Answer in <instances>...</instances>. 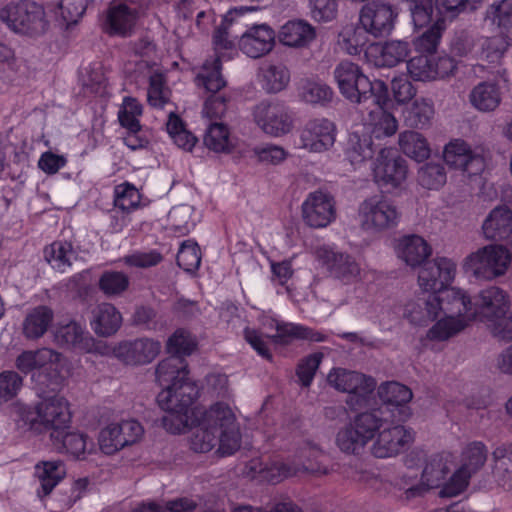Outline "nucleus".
<instances>
[{
    "instance_id": "1",
    "label": "nucleus",
    "mask_w": 512,
    "mask_h": 512,
    "mask_svg": "<svg viewBox=\"0 0 512 512\" xmlns=\"http://www.w3.org/2000/svg\"><path fill=\"white\" fill-rule=\"evenodd\" d=\"M188 374L187 362L178 356L163 359L155 368L156 381L163 388L157 402L166 412L162 425L173 434H178L193 421L190 406L198 398L199 388Z\"/></svg>"
},
{
    "instance_id": "2",
    "label": "nucleus",
    "mask_w": 512,
    "mask_h": 512,
    "mask_svg": "<svg viewBox=\"0 0 512 512\" xmlns=\"http://www.w3.org/2000/svg\"><path fill=\"white\" fill-rule=\"evenodd\" d=\"M438 300V315L445 318L439 320L428 331L431 340L444 341L462 331L473 319L472 301L461 289L446 287L439 293H433Z\"/></svg>"
},
{
    "instance_id": "3",
    "label": "nucleus",
    "mask_w": 512,
    "mask_h": 512,
    "mask_svg": "<svg viewBox=\"0 0 512 512\" xmlns=\"http://www.w3.org/2000/svg\"><path fill=\"white\" fill-rule=\"evenodd\" d=\"M394 418V410L376 407L354 416L348 425L339 430L336 444L347 454H359L380 430Z\"/></svg>"
},
{
    "instance_id": "4",
    "label": "nucleus",
    "mask_w": 512,
    "mask_h": 512,
    "mask_svg": "<svg viewBox=\"0 0 512 512\" xmlns=\"http://www.w3.org/2000/svg\"><path fill=\"white\" fill-rule=\"evenodd\" d=\"M18 414L29 430L37 434L49 432L50 438L67 429L71 419L68 403L60 395L44 398L35 407H19Z\"/></svg>"
},
{
    "instance_id": "5",
    "label": "nucleus",
    "mask_w": 512,
    "mask_h": 512,
    "mask_svg": "<svg viewBox=\"0 0 512 512\" xmlns=\"http://www.w3.org/2000/svg\"><path fill=\"white\" fill-rule=\"evenodd\" d=\"M327 381L336 390L348 394L346 404L352 410L368 405L376 388L374 378L343 368L330 371Z\"/></svg>"
},
{
    "instance_id": "6",
    "label": "nucleus",
    "mask_w": 512,
    "mask_h": 512,
    "mask_svg": "<svg viewBox=\"0 0 512 512\" xmlns=\"http://www.w3.org/2000/svg\"><path fill=\"white\" fill-rule=\"evenodd\" d=\"M190 415L193 417L191 424L187 425L180 433L185 432L188 428L199 425L201 428L195 435L192 446L197 452L205 453L215 447L219 443V449L222 448L224 437V405L222 402L212 404L209 409L202 413V417L198 418L197 413L190 406Z\"/></svg>"
},
{
    "instance_id": "7",
    "label": "nucleus",
    "mask_w": 512,
    "mask_h": 512,
    "mask_svg": "<svg viewBox=\"0 0 512 512\" xmlns=\"http://www.w3.org/2000/svg\"><path fill=\"white\" fill-rule=\"evenodd\" d=\"M0 20L12 31L24 35H40L47 28L45 11L35 2L9 3L0 9Z\"/></svg>"
},
{
    "instance_id": "8",
    "label": "nucleus",
    "mask_w": 512,
    "mask_h": 512,
    "mask_svg": "<svg viewBox=\"0 0 512 512\" xmlns=\"http://www.w3.org/2000/svg\"><path fill=\"white\" fill-rule=\"evenodd\" d=\"M511 258L501 245H487L469 254L463 263L465 272L480 280H493L505 274Z\"/></svg>"
},
{
    "instance_id": "9",
    "label": "nucleus",
    "mask_w": 512,
    "mask_h": 512,
    "mask_svg": "<svg viewBox=\"0 0 512 512\" xmlns=\"http://www.w3.org/2000/svg\"><path fill=\"white\" fill-rule=\"evenodd\" d=\"M398 208L388 199L371 196L359 204L358 222L368 233H381L396 227L400 220Z\"/></svg>"
},
{
    "instance_id": "10",
    "label": "nucleus",
    "mask_w": 512,
    "mask_h": 512,
    "mask_svg": "<svg viewBox=\"0 0 512 512\" xmlns=\"http://www.w3.org/2000/svg\"><path fill=\"white\" fill-rule=\"evenodd\" d=\"M487 150L482 145L471 146L461 139L450 141L444 148L447 165L459 169L469 177L481 174L486 166Z\"/></svg>"
},
{
    "instance_id": "11",
    "label": "nucleus",
    "mask_w": 512,
    "mask_h": 512,
    "mask_svg": "<svg viewBox=\"0 0 512 512\" xmlns=\"http://www.w3.org/2000/svg\"><path fill=\"white\" fill-rule=\"evenodd\" d=\"M224 16L215 32L214 55L207 58L195 77V84L199 88H203L205 93L224 92V78L222 76L223 55H224Z\"/></svg>"
},
{
    "instance_id": "12",
    "label": "nucleus",
    "mask_w": 512,
    "mask_h": 512,
    "mask_svg": "<svg viewBox=\"0 0 512 512\" xmlns=\"http://www.w3.org/2000/svg\"><path fill=\"white\" fill-rule=\"evenodd\" d=\"M487 460V450L483 443L473 442L463 451V463L445 483L440 494L454 497L460 494L468 485L470 477L479 471Z\"/></svg>"
},
{
    "instance_id": "13",
    "label": "nucleus",
    "mask_w": 512,
    "mask_h": 512,
    "mask_svg": "<svg viewBox=\"0 0 512 512\" xmlns=\"http://www.w3.org/2000/svg\"><path fill=\"white\" fill-rule=\"evenodd\" d=\"M333 77L340 94L350 103L361 105V97H365L370 89L369 78L362 68L356 63L344 60L334 68Z\"/></svg>"
},
{
    "instance_id": "14",
    "label": "nucleus",
    "mask_w": 512,
    "mask_h": 512,
    "mask_svg": "<svg viewBox=\"0 0 512 512\" xmlns=\"http://www.w3.org/2000/svg\"><path fill=\"white\" fill-rule=\"evenodd\" d=\"M375 182L386 190L399 187L406 179L407 164L396 149L383 148L375 161L373 168Z\"/></svg>"
},
{
    "instance_id": "15",
    "label": "nucleus",
    "mask_w": 512,
    "mask_h": 512,
    "mask_svg": "<svg viewBox=\"0 0 512 512\" xmlns=\"http://www.w3.org/2000/svg\"><path fill=\"white\" fill-rule=\"evenodd\" d=\"M252 115L258 127L268 135L277 137L292 129V117L284 103L262 101L253 108Z\"/></svg>"
},
{
    "instance_id": "16",
    "label": "nucleus",
    "mask_w": 512,
    "mask_h": 512,
    "mask_svg": "<svg viewBox=\"0 0 512 512\" xmlns=\"http://www.w3.org/2000/svg\"><path fill=\"white\" fill-rule=\"evenodd\" d=\"M475 307L473 318L476 316L487 325L501 320L510 308V299L506 291L497 286H490L481 290L472 303Z\"/></svg>"
},
{
    "instance_id": "17",
    "label": "nucleus",
    "mask_w": 512,
    "mask_h": 512,
    "mask_svg": "<svg viewBox=\"0 0 512 512\" xmlns=\"http://www.w3.org/2000/svg\"><path fill=\"white\" fill-rule=\"evenodd\" d=\"M453 466L454 461L451 454L437 453L431 455L423 469L421 483L405 488L406 498H415L431 488L439 487L446 480Z\"/></svg>"
},
{
    "instance_id": "18",
    "label": "nucleus",
    "mask_w": 512,
    "mask_h": 512,
    "mask_svg": "<svg viewBox=\"0 0 512 512\" xmlns=\"http://www.w3.org/2000/svg\"><path fill=\"white\" fill-rule=\"evenodd\" d=\"M413 441V433L403 425L395 424L390 419L373 439L371 453L376 458H390L398 455L409 443Z\"/></svg>"
},
{
    "instance_id": "19",
    "label": "nucleus",
    "mask_w": 512,
    "mask_h": 512,
    "mask_svg": "<svg viewBox=\"0 0 512 512\" xmlns=\"http://www.w3.org/2000/svg\"><path fill=\"white\" fill-rule=\"evenodd\" d=\"M397 17L393 6L383 1H372L365 4L359 15L363 29L374 37H383L393 30Z\"/></svg>"
},
{
    "instance_id": "20",
    "label": "nucleus",
    "mask_w": 512,
    "mask_h": 512,
    "mask_svg": "<svg viewBox=\"0 0 512 512\" xmlns=\"http://www.w3.org/2000/svg\"><path fill=\"white\" fill-rule=\"evenodd\" d=\"M160 351L159 341L143 337L121 341L113 348V355L125 365L140 366L151 363Z\"/></svg>"
},
{
    "instance_id": "21",
    "label": "nucleus",
    "mask_w": 512,
    "mask_h": 512,
    "mask_svg": "<svg viewBox=\"0 0 512 512\" xmlns=\"http://www.w3.org/2000/svg\"><path fill=\"white\" fill-rule=\"evenodd\" d=\"M455 274L456 264L451 259L439 257L423 264L418 283L426 293H439L454 280Z\"/></svg>"
},
{
    "instance_id": "22",
    "label": "nucleus",
    "mask_w": 512,
    "mask_h": 512,
    "mask_svg": "<svg viewBox=\"0 0 512 512\" xmlns=\"http://www.w3.org/2000/svg\"><path fill=\"white\" fill-rule=\"evenodd\" d=\"M316 257L327 267L330 274L345 284L361 279V268L354 257L347 253L334 251L328 247H320Z\"/></svg>"
},
{
    "instance_id": "23",
    "label": "nucleus",
    "mask_w": 512,
    "mask_h": 512,
    "mask_svg": "<svg viewBox=\"0 0 512 512\" xmlns=\"http://www.w3.org/2000/svg\"><path fill=\"white\" fill-rule=\"evenodd\" d=\"M336 217L331 195L322 191L310 193L302 203V219L311 228H324Z\"/></svg>"
},
{
    "instance_id": "24",
    "label": "nucleus",
    "mask_w": 512,
    "mask_h": 512,
    "mask_svg": "<svg viewBox=\"0 0 512 512\" xmlns=\"http://www.w3.org/2000/svg\"><path fill=\"white\" fill-rule=\"evenodd\" d=\"M139 16V6L133 0H113L107 10L106 26L111 35L128 36Z\"/></svg>"
},
{
    "instance_id": "25",
    "label": "nucleus",
    "mask_w": 512,
    "mask_h": 512,
    "mask_svg": "<svg viewBox=\"0 0 512 512\" xmlns=\"http://www.w3.org/2000/svg\"><path fill=\"white\" fill-rule=\"evenodd\" d=\"M335 130L334 123L328 119L311 120L301 132V147L310 152L327 151L334 145Z\"/></svg>"
},
{
    "instance_id": "26",
    "label": "nucleus",
    "mask_w": 512,
    "mask_h": 512,
    "mask_svg": "<svg viewBox=\"0 0 512 512\" xmlns=\"http://www.w3.org/2000/svg\"><path fill=\"white\" fill-rule=\"evenodd\" d=\"M238 44L248 57L261 58L273 50L275 32L267 24L254 25L242 34Z\"/></svg>"
},
{
    "instance_id": "27",
    "label": "nucleus",
    "mask_w": 512,
    "mask_h": 512,
    "mask_svg": "<svg viewBox=\"0 0 512 512\" xmlns=\"http://www.w3.org/2000/svg\"><path fill=\"white\" fill-rule=\"evenodd\" d=\"M55 341L62 347L91 353L97 350V343L91 334L79 323L71 321L57 328Z\"/></svg>"
},
{
    "instance_id": "28",
    "label": "nucleus",
    "mask_w": 512,
    "mask_h": 512,
    "mask_svg": "<svg viewBox=\"0 0 512 512\" xmlns=\"http://www.w3.org/2000/svg\"><path fill=\"white\" fill-rule=\"evenodd\" d=\"M378 396L383 405L380 407L395 408L399 412L398 421H405L410 416V411L405 405L412 399V391L398 382H386L378 387Z\"/></svg>"
},
{
    "instance_id": "29",
    "label": "nucleus",
    "mask_w": 512,
    "mask_h": 512,
    "mask_svg": "<svg viewBox=\"0 0 512 512\" xmlns=\"http://www.w3.org/2000/svg\"><path fill=\"white\" fill-rule=\"evenodd\" d=\"M258 82L268 94H276L287 88L291 75L288 67L281 62H265L257 73Z\"/></svg>"
},
{
    "instance_id": "30",
    "label": "nucleus",
    "mask_w": 512,
    "mask_h": 512,
    "mask_svg": "<svg viewBox=\"0 0 512 512\" xmlns=\"http://www.w3.org/2000/svg\"><path fill=\"white\" fill-rule=\"evenodd\" d=\"M275 344L288 345L294 340L324 342L327 335L307 326L289 322L276 323V333L268 335Z\"/></svg>"
},
{
    "instance_id": "31",
    "label": "nucleus",
    "mask_w": 512,
    "mask_h": 512,
    "mask_svg": "<svg viewBox=\"0 0 512 512\" xmlns=\"http://www.w3.org/2000/svg\"><path fill=\"white\" fill-rule=\"evenodd\" d=\"M52 446L59 452H66L76 459L83 460L94 449V443L86 434L67 432L62 429L58 437L50 438Z\"/></svg>"
},
{
    "instance_id": "32",
    "label": "nucleus",
    "mask_w": 512,
    "mask_h": 512,
    "mask_svg": "<svg viewBox=\"0 0 512 512\" xmlns=\"http://www.w3.org/2000/svg\"><path fill=\"white\" fill-rule=\"evenodd\" d=\"M54 320L53 310L46 305H39L27 311L22 322V332L25 338L36 340L41 338Z\"/></svg>"
},
{
    "instance_id": "33",
    "label": "nucleus",
    "mask_w": 512,
    "mask_h": 512,
    "mask_svg": "<svg viewBox=\"0 0 512 512\" xmlns=\"http://www.w3.org/2000/svg\"><path fill=\"white\" fill-rule=\"evenodd\" d=\"M91 328L99 336H111L122 324L121 313L111 303H101L92 310Z\"/></svg>"
},
{
    "instance_id": "34",
    "label": "nucleus",
    "mask_w": 512,
    "mask_h": 512,
    "mask_svg": "<svg viewBox=\"0 0 512 512\" xmlns=\"http://www.w3.org/2000/svg\"><path fill=\"white\" fill-rule=\"evenodd\" d=\"M431 252L429 244L419 235H406L398 241L397 254L399 258L411 267L424 263Z\"/></svg>"
},
{
    "instance_id": "35",
    "label": "nucleus",
    "mask_w": 512,
    "mask_h": 512,
    "mask_svg": "<svg viewBox=\"0 0 512 512\" xmlns=\"http://www.w3.org/2000/svg\"><path fill=\"white\" fill-rule=\"evenodd\" d=\"M437 301L433 293H423L416 300L406 304L405 315L415 325H427L439 316L436 307Z\"/></svg>"
},
{
    "instance_id": "36",
    "label": "nucleus",
    "mask_w": 512,
    "mask_h": 512,
    "mask_svg": "<svg viewBox=\"0 0 512 512\" xmlns=\"http://www.w3.org/2000/svg\"><path fill=\"white\" fill-rule=\"evenodd\" d=\"M484 235L491 240H504L512 233V211L506 206L495 207L482 226Z\"/></svg>"
},
{
    "instance_id": "37",
    "label": "nucleus",
    "mask_w": 512,
    "mask_h": 512,
    "mask_svg": "<svg viewBox=\"0 0 512 512\" xmlns=\"http://www.w3.org/2000/svg\"><path fill=\"white\" fill-rule=\"evenodd\" d=\"M301 101L319 107H327L334 99L333 89L321 80L302 79L298 86Z\"/></svg>"
},
{
    "instance_id": "38",
    "label": "nucleus",
    "mask_w": 512,
    "mask_h": 512,
    "mask_svg": "<svg viewBox=\"0 0 512 512\" xmlns=\"http://www.w3.org/2000/svg\"><path fill=\"white\" fill-rule=\"evenodd\" d=\"M278 37L285 46L304 47L315 38V30L303 20L288 21L281 27Z\"/></svg>"
},
{
    "instance_id": "39",
    "label": "nucleus",
    "mask_w": 512,
    "mask_h": 512,
    "mask_svg": "<svg viewBox=\"0 0 512 512\" xmlns=\"http://www.w3.org/2000/svg\"><path fill=\"white\" fill-rule=\"evenodd\" d=\"M471 105L480 112H492L501 103V91L496 83L483 81L470 92Z\"/></svg>"
},
{
    "instance_id": "40",
    "label": "nucleus",
    "mask_w": 512,
    "mask_h": 512,
    "mask_svg": "<svg viewBox=\"0 0 512 512\" xmlns=\"http://www.w3.org/2000/svg\"><path fill=\"white\" fill-rule=\"evenodd\" d=\"M492 459L495 481L504 490L512 491V444L496 447Z\"/></svg>"
},
{
    "instance_id": "41",
    "label": "nucleus",
    "mask_w": 512,
    "mask_h": 512,
    "mask_svg": "<svg viewBox=\"0 0 512 512\" xmlns=\"http://www.w3.org/2000/svg\"><path fill=\"white\" fill-rule=\"evenodd\" d=\"M434 114L433 102L419 98L403 110V122L409 128L425 129L431 125Z\"/></svg>"
},
{
    "instance_id": "42",
    "label": "nucleus",
    "mask_w": 512,
    "mask_h": 512,
    "mask_svg": "<svg viewBox=\"0 0 512 512\" xmlns=\"http://www.w3.org/2000/svg\"><path fill=\"white\" fill-rule=\"evenodd\" d=\"M44 257L50 266L59 272H66L77 259V252L67 241H55L45 248Z\"/></svg>"
},
{
    "instance_id": "43",
    "label": "nucleus",
    "mask_w": 512,
    "mask_h": 512,
    "mask_svg": "<svg viewBox=\"0 0 512 512\" xmlns=\"http://www.w3.org/2000/svg\"><path fill=\"white\" fill-rule=\"evenodd\" d=\"M33 358L35 359V370H42L56 383L62 379L61 373L65 367L62 354L50 348H41L33 350Z\"/></svg>"
},
{
    "instance_id": "44",
    "label": "nucleus",
    "mask_w": 512,
    "mask_h": 512,
    "mask_svg": "<svg viewBox=\"0 0 512 512\" xmlns=\"http://www.w3.org/2000/svg\"><path fill=\"white\" fill-rule=\"evenodd\" d=\"M374 50L378 53L375 60L376 66L394 67L406 60L410 52V46L406 41L391 40L380 47H375Z\"/></svg>"
},
{
    "instance_id": "45",
    "label": "nucleus",
    "mask_w": 512,
    "mask_h": 512,
    "mask_svg": "<svg viewBox=\"0 0 512 512\" xmlns=\"http://www.w3.org/2000/svg\"><path fill=\"white\" fill-rule=\"evenodd\" d=\"M366 122L372 127V133L377 138L392 136L398 129L396 118L381 106H376L369 111Z\"/></svg>"
},
{
    "instance_id": "46",
    "label": "nucleus",
    "mask_w": 512,
    "mask_h": 512,
    "mask_svg": "<svg viewBox=\"0 0 512 512\" xmlns=\"http://www.w3.org/2000/svg\"><path fill=\"white\" fill-rule=\"evenodd\" d=\"M399 146L408 157L421 162L430 155L426 139L418 132L405 131L399 135Z\"/></svg>"
},
{
    "instance_id": "47",
    "label": "nucleus",
    "mask_w": 512,
    "mask_h": 512,
    "mask_svg": "<svg viewBox=\"0 0 512 512\" xmlns=\"http://www.w3.org/2000/svg\"><path fill=\"white\" fill-rule=\"evenodd\" d=\"M35 474L40 481L44 495H47L64 477V464L61 461H44L35 466Z\"/></svg>"
},
{
    "instance_id": "48",
    "label": "nucleus",
    "mask_w": 512,
    "mask_h": 512,
    "mask_svg": "<svg viewBox=\"0 0 512 512\" xmlns=\"http://www.w3.org/2000/svg\"><path fill=\"white\" fill-rule=\"evenodd\" d=\"M346 156L352 165H358L373 156L371 137L354 132L349 135Z\"/></svg>"
},
{
    "instance_id": "49",
    "label": "nucleus",
    "mask_w": 512,
    "mask_h": 512,
    "mask_svg": "<svg viewBox=\"0 0 512 512\" xmlns=\"http://www.w3.org/2000/svg\"><path fill=\"white\" fill-rule=\"evenodd\" d=\"M166 127L174 143L185 151H191L198 141L196 136L185 129L182 120L174 111L169 112Z\"/></svg>"
},
{
    "instance_id": "50",
    "label": "nucleus",
    "mask_w": 512,
    "mask_h": 512,
    "mask_svg": "<svg viewBox=\"0 0 512 512\" xmlns=\"http://www.w3.org/2000/svg\"><path fill=\"white\" fill-rule=\"evenodd\" d=\"M171 91L166 85L165 77L162 73L153 72L149 76V87L147 99L154 108L162 109L170 103Z\"/></svg>"
},
{
    "instance_id": "51",
    "label": "nucleus",
    "mask_w": 512,
    "mask_h": 512,
    "mask_svg": "<svg viewBox=\"0 0 512 512\" xmlns=\"http://www.w3.org/2000/svg\"><path fill=\"white\" fill-rule=\"evenodd\" d=\"M251 447L252 444L247 438L243 440L235 415L226 407V456L232 455L240 449H250Z\"/></svg>"
},
{
    "instance_id": "52",
    "label": "nucleus",
    "mask_w": 512,
    "mask_h": 512,
    "mask_svg": "<svg viewBox=\"0 0 512 512\" xmlns=\"http://www.w3.org/2000/svg\"><path fill=\"white\" fill-rule=\"evenodd\" d=\"M197 346L195 337L184 329H177L167 340L166 349L171 356L184 357L190 355Z\"/></svg>"
},
{
    "instance_id": "53",
    "label": "nucleus",
    "mask_w": 512,
    "mask_h": 512,
    "mask_svg": "<svg viewBox=\"0 0 512 512\" xmlns=\"http://www.w3.org/2000/svg\"><path fill=\"white\" fill-rule=\"evenodd\" d=\"M407 70L410 76L417 81L432 80L438 76L434 60L426 54L411 58L407 62Z\"/></svg>"
},
{
    "instance_id": "54",
    "label": "nucleus",
    "mask_w": 512,
    "mask_h": 512,
    "mask_svg": "<svg viewBox=\"0 0 512 512\" xmlns=\"http://www.w3.org/2000/svg\"><path fill=\"white\" fill-rule=\"evenodd\" d=\"M477 46L476 35L469 30H458L450 42V52L454 57H472Z\"/></svg>"
},
{
    "instance_id": "55",
    "label": "nucleus",
    "mask_w": 512,
    "mask_h": 512,
    "mask_svg": "<svg viewBox=\"0 0 512 512\" xmlns=\"http://www.w3.org/2000/svg\"><path fill=\"white\" fill-rule=\"evenodd\" d=\"M418 182L427 189H439L446 183V172L440 163L429 162L418 171Z\"/></svg>"
},
{
    "instance_id": "56",
    "label": "nucleus",
    "mask_w": 512,
    "mask_h": 512,
    "mask_svg": "<svg viewBox=\"0 0 512 512\" xmlns=\"http://www.w3.org/2000/svg\"><path fill=\"white\" fill-rule=\"evenodd\" d=\"M201 263V252L198 244L193 240H186L182 242L178 254L177 264L184 271L193 273Z\"/></svg>"
},
{
    "instance_id": "57",
    "label": "nucleus",
    "mask_w": 512,
    "mask_h": 512,
    "mask_svg": "<svg viewBox=\"0 0 512 512\" xmlns=\"http://www.w3.org/2000/svg\"><path fill=\"white\" fill-rule=\"evenodd\" d=\"M128 276L119 271H105L99 278V288L107 296H117L127 290Z\"/></svg>"
},
{
    "instance_id": "58",
    "label": "nucleus",
    "mask_w": 512,
    "mask_h": 512,
    "mask_svg": "<svg viewBox=\"0 0 512 512\" xmlns=\"http://www.w3.org/2000/svg\"><path fill=\"white\" fill-rule=\"evenodd\" d=\"M446 24L443 20H435L431 26L417 38L415 42L416 49L421 53L432 54L436 52L440 42L442 32Z\"/></svg>"
},
{
    "instance_id": "59",
    "label": "nucleus",
    "mask_w": 512,
    "mask_h": 512,
    "mask_svg": "<svg viewBox=\"0 0 512 512\" xmlns=\"http://www.w3.org/2000/svg\"><path fill=\"white\" fill-rule=\"evenodd\" d=\"M141 200V195L136 187L130 183H123L115 188L114 205L125 212L136 209Z\"/></svg>"
},
{
    "instance_id": "60",
    "label": "nucleus",
    "mask_w": 512,
    "mask_h": 512,
    "mask_svg": "<svg viewBox=\"0 0 512 512\" xmlns=\"http://www.w3.org/2000/svg\"><path fill=\"white\" fill-rule=\"evenodd\" d=\"M88 0H57L59 14L66 27L76 25L87 9Z\"/></svg>"
},
{
    "instance_id": "61",
    "label": "nucleus",
    "mask_w": 512,
    "mask_h": 512,
    "mask_svg": "<svg viewBox=\"0 0 512 512\" xmlns=\"http://www.w3.org/2000/svg\"><path fill=\"white\" fill-rule=\"evenodd\" d=\"M434 0H410L409 10L414 26L424 28L429 26L434 20Z\"/></svg>"
},
{
    "instance_id": "62",
    "label": "nucleus",
    "mask_w": 512,
    "mask_h": 512,
    "mask_svg": "<svg viewBox=\"0 0 512 512\" xmlns=\"http://www.w3.org/2000/svg\"><path fill=\"white\" fill-rule=\"evenodd\" d=\"M486 18L506 31H510L512 29V0L494 2L487 9Z\"/></svg>"
},
{
    "instance_id": "63",
    "label": "nucleus",
    "mask_w": 512,
    "mask_h": 512,
    "mask_svg": "<svg viewBox=\"0 0 512 512\" xmlns=\"http://www.w3.org/2000/svg\"><path fill=\"white\" fill-rule=\"evenodd\" d=\"M201 114L206 123L223 122L224 92L206 94Z\"/></svg>"
},
{
    "instance_id": "64",
    "label": "nucleus",
    "mask_w": 512,
    "mask_h": 512,
    "mask_svg": "<svg viewBox=\"0 0 512 512\" xmlns=\"http://www.w3.org/2000/svg\"><path fill=\"white\" fill-rule=\"evenodd\" d=\"M252 152L256 160L265 165H278L288 155V152L283 147L274 144L256 146L252 149Z\"/></svg>"
}]
</instances>
